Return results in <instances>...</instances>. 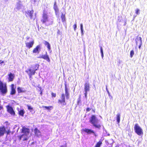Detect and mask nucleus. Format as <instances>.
<instances>
[{
  "label": "nucleus",
  "mask_w": 147,
  "mask_h": 147,
  "mask_svg": "<svg viewBox=\"0 0 147 147\" xmlns=\"http://www.w3.org/2000/svg\"><path fill=\"white\" fill-rule=\"evenodd\" d=\"M8 80L9 82H11L13 81L15 77L14 74L11 72H10L8 74Z\"/></svg>",
  "instance_id": "ddd939ff"
},
{
  "label": "nucleus",
  "mask_w": 147,
  "mask_h": 147,
  "mask_svg": "<svg viewBox=\"0 0 147 147\" xmlns=\"http://www.w3.org/2000/svg\"><path fill=\"white\" fill-rule=\"evenodd\" d=\"M91 110V109L89 108H87L86 109V111L87 112Z\"/></svg>",
  "instance_id": "79ce46f5"
},
{
  "label": "nucleus",
  "mask_w": 147,
  "mask_h": 147,
  "mask_svg": "<svg viewBox=\"0 0 147 147\" xmlns=\"http://www.w3.org/2000/svg\"><path fill=\"white\" fill-rule=\"evenodd\" d=\"M17 90L18 93L23 92H25V91L23 88H22L19 87L17 88Z\"/></svg>",
  "instance_id": "4be33fe9"
},
{
  "label": "nucleus",
  "mask_w": 147,
  "mask_h": 147,
  "mask_svg": "<svg viewBox=\"0 0 147 147\" xmlns=\"http://www.w3.org/2000/svg\"><path fill=\"white\" fill-rule=\"evenodd\" d=\"M100 51L101 53H103L102 47L101 46H100Z\"/></svg>",
  "instance_id": "4c0bfd02"
},
{
  "label": "nucleus",
  "mask_w": 147,
  "mask_h": 147,
  "mask_svg": "<svg viewBox=\"0 0 147 147\" xmlns=\"http://www.w3.org/2000/svg\"><path fill=\"white\" fill-rule=\"evenodd\" d=\"M73 27H74V31H75L76 30V28H77V24H76V23L73 26Z\"/></svg>",
  "instance_id": "72a5a7b5"
},
{
  "label": "nucleus",
  "mask_w": 147,
  "mask_h": 147,
  "mask_svg": "<svg viewBox=\"0 0 147 147\" xmlns=\"http://www.w3.org/2000/svg\"><path fill=\"white\" fill-rule=\"evenodd\" d=\"M7 92V87L6 84H4L0 81V92L3 96L5 95Z\"/></svg>",
  "instance_id": "f03ea898"
},
{
  "label": "nucleus",
  "mask_w": 147,
  "mask_h": 147,
  "mask_svg": "<svg viewBox=\"0 0 147 147\" xmlns=\"http://www.w3.org/2000/svg\"><path fill=\"white\" fill-rule=\"evenodd\" d=\"M36 0H30L31 2L32 3L34 4L36 2Z\"/></svg>",
  "instance_id": "58836bf2"
},
{
  "label": "nucleus",
  "mask_w": 147,
  "mask_h": 147,
  "mask_svg": "<svg viewBox=\"0 0 147 147\" xmlns=\"http://www.w3.org/2000/svg\"><path fill=\"white\" fill-rule=\"evenodd\" d=\"M9 0H4V1L5 2H7Z\"/></svg>",
  "instance_id": "6e6d98bb"
},
{
  "label": "nucleus",
  "mask_w": 147,
  "mask_h": 147,
  "mask_svg": "<svg viewBox=\"0 0 147 147\" xmlns=\"http://www.w3.org/2000/svg\"><path fill=\"white\" fill-rule=\"evenodd\" d=\"M7 108L8 112L10 114L13 115H14L15 114V112L11 107L7 106Z\"/></svg>",
  "instance_id": "2eb2a0df"
},
{
  "label": "nucleus",
  "mask_w": 147,
  "mask_h": 147,
  "mask_svg": "<svg viewBox=\"0 0 147 147\" xmlns=\"http://www.w3.org/2000/svg\"><path fill=\"white\" fill-rule=\"evenodd\" d=\"M81 32L82 36L84 34L83 30H81Z\"/></svg>",
  "instance_id": "8fccbe9b"
},
{
  "label": "nucleus",
  "mask_w": 147,
  "mask_h": 147,
  "mask_svg": "<svg viewBox=\"0 0 147 147\" xmlns=\"http://www.w3.org/2000/svg\"><path fill=\"white\" fill-rule=\"evenodd\" d=\"M5 131V128L4 126L0 127V137L3 136Z\"/></svg>",
  "instance_id": "6ab92c4d"
},
{
  "label": "nucleus",
  "mask_w": 147,
  "mask_h": 147,
  "mask_svg": "<svg viewBox=\"0 0 147 147\" xmlns=\"http://www.w3.org/2000/svg\"><path fill=\"white\" fill-rule=\"evenodd\" d=\"M106 90L107 91L108 94H109L110 93H109V91H108V89L107 88V87H106Z\"/></svg>",
  "instance_id": "09e8293b"
},
{
  "label": "nucleus",
  "mask_w": 147,
  "mask_h": 147,
  "mask_svg": "<svg viewBox=\"0 0 147 147\" xmlns=\"http://www.w3.org/2000/svg\"><path fill=\"white\" fill-rule=\"evenodd\" d=\"M34 12V11L33 10H28L26 12V17H29L32 20H34L36 16V14L35 13V16H33V14Z\"/></svg>",
  "instance_id": "39448f33"
},
{
  "label": "nucleus",
  "mask_w": 147,
  "mask_h": 147,
  "mask_svg": "<svg viewBox=\"0 0 147 147\" xmlns=\"http://www.w3.org/2000/svg\"><path fill=\"white\" fill-rule=\"evenodd\" d=\"M83 28V24H80V29L81 30H82Z\"/></svg>",
  "instance_id": "a19ab883"
},
{
  "label": "nucleus",
  "mask_w": 147,
  "mask_h": 147,
  "mask_svg": "<svg viewBox=\"0 0 147 147\" xmlns=\"http://www.w3.org/2000/svg\"><path fill=\"white\" fill-rule=\"evenodd\" d=\"M140 10L138 9L136 10V13L137 15H139L140 14Z\"/></svg>",
  "instance_id": "473e14b6"
},
{
  "label": "nucleus",
  "mask_w": 147,
  "mask_h": 147,
  "mask_svg": "<svg viewBox=\"0 0 147 147\" xmlns=\"http://www.w3.org/2000/svg\"><path fill=\"white\" fill-rule=\"evenodd\" d=\"M27 106L28 107V109L29 110L30 112L32 111L33 110V108L31 107V106L28 105H27Z\"/></svg>",
  "instance_id": "c756f323"
},
{
  "label": "nucleus",
  "mask_w": 147,
  "mask_h": 147,
  "mask_svg": "<svg viewBox=\"0 0 147 147\" xmlns=\"http://www.w3.org/2000/svg\"><path fill=\"white\" fill-rule=\"evenodd\" d=\"M29 76L30 78L33 75H34L35 71L34 70H32L31 69H28L25 71Z\"/></svg>",
  "instance_id": "0eeeda50"
},
{
  "label": "nucleus",
  "mask_w": 147,
  "mask_h": 147,
  "mask_svg": "<svg viewBox=\"0 0 147 147\" xmlns=\"http://www.w3.org/2000/svg\"><path fill=\"white\" fill-rule=\"evenodd\" d=\"M52 96L55 97L56 96V94H55L52 93Z\"/></svg>",
  "instance_id": "c03bdc74"
},
{
  "label": "nucleus",
  "mask_w": 147,
  "mask_h": 147,
  "mask_svg": "<svg viewBox=\"0 0 147 147\" xmlns=\"http://www.w3.org/2000/svg\"><path fill=\"white\" fill-rule=\"evenodd\" d=\"M65 90L66 98L68 99L69 98V93L68 92V89L67 88V85L66 84H65Z\"/></svg>",
  "instance_id": "a211bd4d"
},
{
  "label": "nucleus",
  "mask_w": 147,
  "mask_h": 147,
  "mask_svg": "<svg viewBox=\"0 0 147 147\" xmlns=\"http://www.w3.org/2000/svg\"><path fill=\"white\" fill-rule=\"evenodd\" d=\"M87 92H85V93H84V95H85V98H87Z\"/></svg>",
  "instance_id": "37998d69"
},
{
  "label": "nucleus",
  "mask_w": 147,
  "mask_h": 147,
  "mask_svg": "<svg viewBox=\"0 0 147 147\" xmlns=\"http://www.w3.org/2000/svg\"><path fill=\"white\" fill-rule=\"evenodd\" d=\"M61 100H65V96L64 94H61Z\"/></svg>",
  "instance_id": "7c9ffc66"
},
{
  "label": "nucleus",
  "mask_w": 147,
  "mask_h": 147,
  "mask_svg": "<svg viewBox=\"0 0 147 147\" xmlns=\"http://www.w3.org/2000/svg\"><path fill=\"white\" fill-rule=\"evenodd\" d=\"M61 18L62 20V22H63L65 21V15H64L63 13L61 12Z\"/></svg>",
  "instance_id": "a878e982"
},
{
  "label": "nucleus",
  "mask_w": 147,
  "mask_h": 147,
  "mask_svg": "<svg viewBox=\"0 0 147 147\" xmlns=\"http://www.w3.org/2000/svg\"><path fill=\"white\" fill-rule=\"evenodd\" d=\"M41 48L40 45H38L33 50V52L34 53H39L41 50Z\"/></svg>",
  "instance_id": "f8f14e48"
},
{
  "label": "nucleus",
  "mask_w": 147,
  "mask_h": 147,
  "mask_svg": "<svg viewBox=\"0 0 147 147\" xmlns=\"http://www.w3.org/2000/svg\"><path fill=\"white\" fill-rule=\"evenodd\" d=\"M35 135L37 137H39L41 136V133L40 131L37 128H35L34 130Z\"/></svg>",
  "instance_id": "9d476101"
},
{
  "label": "nucleus",
  "mask_w": 147,
  "mask_h": 147,
  "mask_svg": "<svg viewBox=\"0 0 147 147\" xmlns=\"http://www.w3.org/2000/svg\"><path fill=\"white\" fill-rule=\"evenodd\" d=\"M4 63V61L1 60H0V64Z\"/></svg>",
  "instance_id": "de8ad7c7"
},
{
  "label": "nucleus",
  "mask_w": 147,
  "mask_h": 147,
  "mask_svg": "<svg viewBox=\"0 0 147 147\" xmlns=\"http://www.w3.org/2000/svg\"><path fill=\"white\" fill-rule=\"evenodd\" d=\"M38 58H42L45 60H46V61H48L49 62L50 61V60L49 58V56L47 54V53L46 52V54L45 55H42L41 56H40L38 57Z\"/></svg>",
  "instance_id": "6e6552de"
},
{
  "label": "nucleus",
  "mask_w": 147,
  "mask_h": 147,
  "mask_svg": "<svg viewBox=\"0 0 147 147\" xmlns=\"http://www.w3.org/2000/svg\"><path fill=\"white\" fill-rule=\"evenodd\" d=\"M47 47L49 50L51 49V46L49 43L47 45Z\"/></svg>",
  "instance_id": "c9c22d12"
},
{
  "label": "nucleus",
  "mask_w": 147,
  "mask_h": 147,
  "mask_svg": "<svg viewBox=\"0 0 147 147\" xmlns=\"http://www.w3.org/2000/svg\"><path fill=\"white\" fill-rule=\"evenodd\" d=\"M16 92V91L15 88H14V85L13 84L11 85V91L10 94L11 95H14L15 94Z\"/></svg>",
  "instance_id": "aec40b11"
},
{
  "label": "nucleus",
  "mask_w": 147,
  "mask_h": 147,
  "mask_svg": "<svg viewBox=\"0 0 147 147\" xmlns=\"http://www.w3.org/2000/svg\"><path fill=\"white\" fill-rule=\"evenodd\" d=\"M142 41H141V40L140 41V44H139L138 45H139V47H138V48L139 49H140V48H141V45H142Z\"/></svg>",
  "instance_id": "f704fd0d"
},
{
  "label": "nucleus",
  "mask_w": 147,
  "mask_h": 147,
  "mask_svg": "<svg viewBox=\"0 0 147 147\" xmlns=\"http://www.w3.org/2000/svg\"><path fill=\"white\" fill-rule=\"evenodd\" d=\"M93 134H94L95 136H97L95 132L94 133H93Z\"/></svg>",
  "instance_id": "5fc2aeb1"
},
{
  "label": "nucleus",
  "mask_w": 147,
  "mask_h": 147,
  "mask_svg": "<svg viewBox=\"0 0 147 147\" xmlns=\"http://www.w3.org/2000/svg\"><path fill=\"white\" fill-rule=\"evenodd\" d=\"M120 114L118 113L117 115V123H119L120 122Z\"/></svg>",
  "instance_id": "b1692460"
},
{
  "label": "nucleus",
  "mask_w": 147,
  "mask_h": 147,
  "mask_svg": "<svg viewBox=\"0 0 147 147\" xmlns=\"http://www.w3.org/2000/svg\"><path fill=\"white\" fill-rule=\"evenodd\" d=\"M134 129L135 133L139 136H142L143 134V130L137 123L135 125Z\"/></svg>",
  "instance_id": "7ed1b4c3"
},
{
  "label": "nucleus",
  "mask_w": 147,
  "mask_h": 147,
  "mask_svg": "<svg viewBox=\"0 0 147 147\" xmlns=\"http://www.w3.org/2000/svg\"><path fill=\"white\" fill-rule=\"evenodd\" d=\"M57 33L58 35H61V32H60V30H58Z\"/></svg>",
  "instance_id": "ea45409f"
},
{
  "label": "nucleus",
  "mask_w": 147,
  "mask_h": 147,
  "mask_svg": "<svg viewBox=\"0 0 147 147\" xmlns=\"http://www.w3.org/2000/svg\"><path fill=\"white\" fill-rule=\"evenodd\" d=\"M43 107L49 110L50 109V108L51 107L43 106Z\"/></svg>",
  "instance_id": "e433bc0d"
},
{
  "label": "nucleus",
  "mask_w": 147,
  "mask_h": 147,
  "mask_svg": "<svg viewBox=\"0 0 147 147\" xmlns=\"http://www.w3.org/2000/svg\"><path fill=\"white\" fill-rule=\"evenodd\" d=\"M44 44L45 45H47L49 44V43L46 41H45V42L44 43Z\"/></svg>",
  "instance_id": "a18cd8bd"
},
{
  "label": "nucleus",
  "mask_w": 147,
  "mask_h": 147,
  "mask_svg": "<svg viewBox=\"0 0 147 147\" xmlns=\"http://www.w3.org/2000/svg\"><path fill=\"white\" fill-rule=\"evenodd\" d=\"M24 7L22 1L19 0L16 3V7L14 8V10L16 11H17L20 10Z\"/></svg>",
  "instance_id": "20e7f679"
},
{
  "label": "nucleus",
  "mask_w": 147,
  "mask_h": 147,
  "mask_svg": "<svg viewBox=\"0 0 147 147\" xmlns=\"http://www.w3.org/2000/svg\"><path fill=\"white\" fill-rule=\"evenodd\" d=\"M58 103L61 104L62 105H66V103L65 102V100H63L61 99H59L58 100Z\"/></svg>",
  "instance_id": "5701e85b"
},
{
  "label": "nucleus",
  "mask_w": 147,
  "mask_h": 147,
  "mask_svg": "<svg viewBox=\"0 0 147 147\" xmlns=\"http://www.w3.org/2000/svg\"><path fill=\"white\" fill-rule=\"evenodd\" d=\"M26 38L27 40H28L29 39V38H30V37L28 36H27L26 37Z\"/></svg>",
  "instance_id": "3c124183"
},
{
  "label": "nucleus",
  "mask_w": 147,
  "mask_h": 147,
  "mask_svg": "<svg viewBox=\"0 0 147 147\" xmlns=\"http://www.w3.org/2000/svg\"><path fill=\"white\" fill-rule=\"evenodd\" d=\"M34 43V40L30 42H25L26 47L29 49H30L32 47Z\"/></svg>",
  "instance_id": "4468645a"
},
{
  "label": "nucleus",
  "mask_w": 147,
  "mask_h": 147,
  "mask_svg": "<svg viewBox=\"0 0 147 147\" xmlns=\"http://www.w3.org/2000/svg\"><path fill=\"white\" fill-rule=\"evenodd\" d=\"M82 130L86 132L88 134L94 133V131L92 129L87 128L83 129Z\"/></svg>",
  "instance_id": "9b49d317"
},
{
  "label": "nucleus",
  "mask_w": 147,
  "mask_h": 147,
  "mask_svg": "<svg viewBox=\"0 0 147 147\" xmlns=\"http://www.w3.org/2000/svg\"><path fill=\"white\" fill-rule=\"evenodd\" d=\"M90 122L95 128L100 129L101 125L98 123L99 120L94 115H92L89 120Z\"/></svg>",
  "instance_id": "f257e3e1"
},
{
  "label": "nucleus",
  "mask_w": 147,
  "mask_h": 147,
  "mask_svg": "<svg viewBox=\"0 0 147 147\" xmlns=\"http://www.w3.org/2000/svg\"><path fill=\"white\" fill-rule=\"evenodd\" d=\"M102 144V142L100 141L94 147H100V145Z\"/></svg>",
  "instance_id": "cd10ccee"
},
{
  "label": "nucleus",
  "mask_w": 147,
  "mask_h": 147,
  "mask_svg": "<svg viewBox=\"0 0 147 147\" xmlns=\"http://www.w3.org/2000/svg\"><path fill=\"white\" fill-rule=\"evenodd\" d=\"M141 40L142 41V38L140 37H139L138 38H137L135 39L137 45H138L140 44V41Z\"/></svg>",
  "instance_id": "412c9836"
},
{
  "label": "nucleus",
  "mask_w": 147,
  "mask_h": 147,
  "mask_svg": "<svg viewBox=\"0 0 147 147\" xmlns=\"http://www.w3.org/2000/svg\"><path fill=\"white\" fill-rule=\"evenodd\" d=\"M3 109V107L1 106H0V111Z\"/></svg>",
  "instance_id": "864d4df0"
},
{
  "label": "nucleus",
  "mask_w": 147,
  "mask_h": 147,
  "mask_svg": "<svg viewBox=\"0 0 147 147\" xmlns=\"http://www.w3.org/2000/svg\"><path fill=\"white\" fill-rule=\"evenodd\" d=\"M53 8L55 11V12L56 16H58L59 10L57 5V3L56 1L55 2L54 4Z\"/></svg>",
  "instance_id": "1a4fd4ad"
},
{
  "label": "nucleus",
  "mask_w": 147,
  "mask_h": 147,
  "mask_svg": "<svg viewBox=\"0 0 147 147\" xmlns=\"http://www.w3.org/2000/svg\"><path fill=\"white\" fill-rule=\"evenodd\" d=\"M38 68H39V65H37V64L35 65L34 69V70L35 71H36L38 69Z\"/></svg>",
  "instance_id": "c85d7f7f"
},
{
  "label": "nucleus",
  "mask_w": 147,
  "mask_h": 147,
  "mask_svg": "<svg viewBox=\"0 0 147 147\" xmlns=\"http://www.w3.org/2000/svg\"><path fill=\"white\" fill-rule=\"evenodd\" d=\"M22 132L24 133V135H22L21 136V138H22L25 135L26 136V138L24 139V140H26L27 139V138H28L27 137V135H28L29 132V129L27 128H26L25 127H23L22 129Z\"/></svg>",
  "instance_id": "423d86ee"
},
{
  "label": "nucleus",
  "mask_w": 147,
  "mask_h": 147,
  "mask_svg": "<svg viewBox=\"0 0 147 147\" xmlns=\"http://www.w3.org/2000/svg\"><path fill=\"white\" fill-rule=\"evenodd\" d=\"M134 54V52L133 50L131 51L130 52V57H132Z\"/></svg>",
  "instance_id": "2f4dec72"
},
{
  "label": "nucleus",
  "mask_w": 147,
  "mask_h": 147,
  "mask_svg": "<svg viewBox=\"0 0 147 147\" xmlns=\"http://www.w3.org/2000/svg\"><path fill=\"white\" fill-rule=\"evenodd\" d=\"M61 147H67V145L66 144H64L61 146Z\"/></svg>",
  "instance_id": "49530a36"
},
{
  "label": "nucleus",
  "mask_w": 147,
  "mask_h": 147,
  "mask_svg": "<svg viewBox=\"0 0 147 147\" xmlns=\"http://www.w3.org/2000/svg\"><path fill=\"white\" fill-rule=\"evenodd\" d=\"M81 103V99L80 95V96L79 98L78 99L77 102V104L78 105H80V104Z\"/></svg>",
  "instance_id": "393cba45"
},
{
  "label": "nucleus",
  "mask_w": 147,
  "mask_h": 147,
  "mask_svg": "<svg viewBox=\"0 0 147 147\" xmlns=\"http://www.w3.org/2000/svg\"><path fill=\"white\" fill-rule=\"evenodd\" d=\"M84 91L85 92H88L90 91L89 84L88 82H86L84 85Z\"/></svg>",
  "instance_id": "dca6fc26"
},
{
  "label": "nucleus",
  "mask_w": 147,
  "mask_h": 147,
  "mask_svg": "<svg viewBox=\"0 0 147 147\" xmlns=\"http://www.w3.org/2000/svg\"><path fill=\"white\" fill-rule=\"evenodd\" d=\"M24 113V110H21L19 111V113L20 115L23 116Z\"/></svg>",
  "instance_id": "bb28decb"
},
{
  "label": "nucleus",
  "mask_w": 147,
  "mask_h": 147,
  "mask_svg": "<svg viewBox=\"0 0 147 147\" xmlns=\"http://www.w3.org/2000/svg\"><path fill=\"white\" fill-rule=\"evenodd\" d=\"M101 57H102V58H103V56H104L103 53H101Z\"/></svg>",
  "instance_id": "603ef678"
},
{
  "label": "nucleus",
  "mask_w": 147,
  "mask_h": 147,
  "mask_svg": "<svg viewBox=\"0 0 147 147\" xmlns=\"http://www.w3.org/2000/svg\"><path fill=\"white\" fill-rule=\"evenodd\" d=\"M48 21V16L47 14L44 13L43 15L42 18L41 20L42 22L44 23Z\"/></svg>",
  "instance_id": "f3484780"
}]
</instances>
